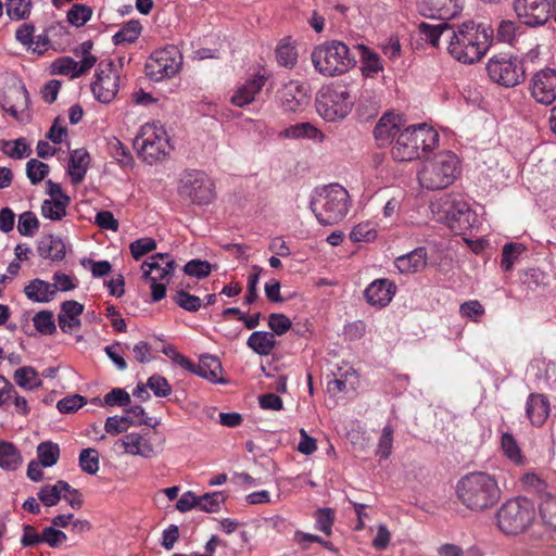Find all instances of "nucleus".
<instances>
[{
  "instance_id": "c03bdc74",
  "label": "nucleus",
  "mask_w": 556,
  "mask_h": 556,
  "mask_svg": "<svg viewBox=\"0 0 556 556\" xmlns=\"http://www.w3.org/2000/svg\"><path fill=\"white\" fill-rule=\"evenodd\" d=\"M285 136L288 138H308L315 139L317 137L323 138V134L311 123H300L292 125L285 129Z\"/></svg>"
},
{
  "instance_id": "cd10ccee",
  "label": "nucleus",
  "mask_w": 556,
  "mask_h": 556,
  "mask_svg": "<svg viewBox=\"0 0 556 556\" xmlns=\"http://www.w3.org/2000/svg\"><path fill=\"white\" fill-rule=\"evenodd\" d=\"M24 293L35 303H47L54 298L55 287L48 281L35 278L25 286Z\"/></svg>"
},
{
  "instance_id": "393cba45",
  "label": "nucleus",
  "mask_w": 556,
  "mask_h": 556,
  "mask_svg": "<svg viewBox=\"0 0 556 556\" xmlns=\"http://www.w3.org/2000/svg\"><path fill=\"white\" fill-rule=\"evenodd\" d=\"M401 117L395 114H384L374 129V136L380 146L390 143L401 132Z\"/></svg>"
},
{
  "instance_id": "69168bd1",
  "label": "nucleus",
  "mask_w": 556,
  "mask_h": 556,
  "mask_svg": "<svg viewBox=\"0 0 556 556\" xmlns=\"http://www.w3.org/2000/svg\"><path fill=\"white\" fill-rule=\"evenodd\" d=\"M130 403L129 394L121 388H115L103 397V404L106 406H127Z\"/></svg>"
},
{
  "instance_id": "f3484780",
  "label": "nucleus",
  "mask_w": 556,
  "mask_h": 556,
  "mask_svg": "<svg viewBox=\"0 0 556 556\" xmlns=\"http://www.w3.org/2000/svg\"><path fill=\"white\" fill-rule=\"evenodd\" d=\"M278 98L286 112L304 111L311 99L309 87L306 83L290 80L278 90Z\"/></svg>"
},
{
  "instance_id": "aec40b11",
  "label": "nucleus",
  "mask_w": 556,
  "mask_h": 556,
  "mask_svg": "<svg viewBox=\"0 0 556 556\" xmlns=\"http://www.w3.org/2000/svg\"><path fill=\"white\" fill-rule=\"evenodd\" d=\"M84 308L85 306L81 303L74 300H67L61 303L58 323L64 333H72L80 329V316L84 313Z\"/></svg>"
},
{
  "instance_id": "e2e57ef3",
  "label": "nucleus",
  "mask_w": 556,
  "mask_h": 556,
  "mask_svg": "<svg viewBox=\"0 0 556 556\" xmlns=\"http://www.w3.org/2000/svg\"><path fill=\"white\" fill-rule=\"evenodd\" d=\"M125 349H129L128 344H123L121 342H115L112 345L105 346L104 351L109 358L115 364L117 369L125 370L127 368V363L122 356V353Z\"/></svg>"
},
{
  "instance_id": "e433bc0d",
  "label": "nucleus",
  "mask_w": 556,
  "mask_h": 556,
  "mask_svg": "<svg viewBox=\"0 0 556 556\" xmlns=\"http://www.w3.org/2000/svg\"><path fill=\"white\" fill-rule=\"evenodd\" d=\"M37 457L42 467H51L60 458V447L51 441L41 442L37 446Z\"/></svg>"
},
{
  "instance_id": "774afa93",
  "label": "nucleus",
  "mask_w": 556,
  "mask_h": 556,
  "mask_svg": "<svg viewBox=\"0 0 556 556\" xmlns=\"http://www.w3.org/2000/svg\"><path fill=\"white\" fill-rule=\"evenodd\" d=\"M77 61L70 56H62L52 63V72L59 75H70L72 78L76 72Z\"/></svg>"
},
{
  "instance_id": "a19ab883",
  "label": "nucleus",
  "mask_w": 556,
  "mask_h": 556,
  "mask_svg": "<svg viewBox=\"0 0 556 556\" xmlns=\"http://www.w3.org/2000/svg\"><path fill=\"white\" fill-rule=\"evenodd\" d=\"M525 251V247L521 243H506L502 250L501 267L504 271H510L514 267L515 262L518 260L520 254Z\"/></svg>"
},
{
  "instance_id": "2eb2a0df",
  "label": "nucleus",
  "mask_w": 556,
  "mask_h": 556,
  "mask_svg": "<svg viewBox=\"0 0 556 556\" xmlns=\"http://www.w3.org/2000/svg\"><path fill=\"white\" fill-rule=\"evenodd\" d=\"M528 90L536 103L553 104L556 101V68L544 67L532 74Z\"/></svg>"
},
{
  "instance_id": "bb28decb",
  "label": "nucleus",
  "mask_w": 556,
  "mask_h": 556,
  "mask_svg": "<svg viewBox=\"0 0 556 556\" xmlns=\"http://www.w3.org/2000/svg\"><path fill=\"white\" fill-rule=\"evenodd\" d=\"M188 370L212 382H223L220 379L223 368L216 356L203 355L200 357L199 364H193V368H188Z\"/></svg>"
},
{
  "instance_id": "8fccbe9b",
  "label": "nucleus",
  "mask_w": 556,
  "mask_h": 556,
  "mask_svg": "<svg viewBox=\"0 0 556 556\" xmlns=\"http://www.w3.org/2000/svg\"><path fill=\"white\" fill-rule=\"evenodd\" d=\"M49 174V165L36 159H30L26 164V175L33 185L42 181Z\"/></svg>"
},
{
  "instance_id": "ddd939ff",
  "label": "nucleus",
  "mask_w": 556,
  "mask_h": 556,
  "mask_svg": "<svg viewBox=\"0 0 556 556\" xmlns=\"http://www.w3.org/2000/svg\"><path fill=\"white\" fill-rule=\"evenodd\" d=\"M179 193L181 197L189 199L191 203L198 205L208 204L215 197L212 180L205 173L198 170L185 175L181 179Z\"/></svg>"
},
{
  "instance_id": "f03ea898",
  "label": "nucleus",
  "mask_w": 556,
  "mask_h": 556,
  "mask_svg": "<svg viewBox=\"0 0 556 556\" xmlns=\"http://www.w3.org/2000/svg\"><path fill=\"white\" fill-rule=\"evenodd\" d=\"M492 35V30L472 21L452 26L447 51L456 61L473 64L480 61L489 50Z\"/></svg>"
},
{
  "instance_id": "39448f33",
  "label": "nucleus",
  "mask_w": 556,
  "mask_h": 556,
  "mask_svg": "<svg viewBox=\"0 0 556 556\" xmlns=\"http://www.w3.org/2000/svg\"><path fill=\"white\" fill-rule=\"evenodd\" d=\"M311 59L315 70L326 77L344 74L356 63L350 48L338 40L327 41L315 47Z\"/></svg>"
},
{
  "instance_id": "9d476101",
  "label": "nucleus",
  "mask_w": 556,
  "mask_h": 556,
  "mask_svg": "<svg viewBox=\"0 0 556 556\" xmlns=\"http://www.w3.org/2000/svg\"><path fill=\"white\" fill-rule=\"evenodd\" d=\"M352 106L353 100L346 86H325L316 96V110L327 122L343 119Z\"/></svg>"
},
{
  "instance_id": "4c0bfd02",
  "label": "nucleus",
  "mask_w": 556,
  "mask_h": 556,
  "mask_svg": "<svg viewBox=\"0 0 556 556\" xmlns=\"http://www.w3.org/2000/svg\"><path fill=\"white\" fill-rule=\"evenodd\" d=\"M142 26L139 21L131 20L124 24L122 28L113 36L115 45L135 42L141 34Z\"/></svg>"
},
{
  "instance_id": "6ab92c4d",
  "label": "nucleus",
  "mask_w": 556,
  "mask_h": 556,
  "mask_svg": "<svg viewBox=\"0 0 556 556\" xmlns=\"http://www.w3.org/2000/svg\"><path fill=\"white\" fill-rule=\"evenodd\" d=\"M463 10V0H422L420 11L431 18L448 20Z\"/></svg>"
},
{
  "instance_id": "5fc2aeb1",
  "label": "nucleus",
  "mask_w": 556,
  "mask_h": 556,
  "mask_svg": "<svg viewBox=\"0 0 556 556\" xmlns=\"http://www.w3.org/2000/svg\"><path fill=\"white\" fill-rule=\"evenodd\" d=\"M362 58L363 71L367 76H374L383 70L379 55L365 47H363Z\"/></svg>"
},
{
  "instance_id": "412c9836",
  "label": "nucleus",
  "mask_w": 556,
  "mask_h": 556,
  "mask_svg": "<svg viewBox=\"0 0 556 556\" xmlns=\"http://www.w3.org/2000/svg\"><path fill=\"white\" fill-rule=\"evenodd\" d=\"M266 80L267 77L264 74L257 73L253 75L236 89L230 99L231 103L239 108L252 103L256 94L260 93L265 86Z\"/></svg>"
},
{
  "instance_id": "6e6552de",
  "label": "nucleus",
  "mask_w": 556,
  "mask_h": 556,
  "mask_svg": "<svg viewBox=\"0 0 556 556\" xmlns=\"http://www.w3.org/2000/svg\"><path fill=\"white\" fill-rule=\"evenodd\" d=\"M458 164V157L453 152H440L424 163L418 172V181L428 190L445 189L456 179Z\"/></svg>"
},
{
  "instance_id": "4be33fe9",
  "label": "nucleus",
  "mask_w": 556,
  "mask_h": 556,
  "mask_svg": "<svg viewBox=\"0 0 556 556\" xmlns=\"http://www.w3.org/2000/svg\"><path fill=\"white\" fill-rule=\"evenodd\" d=\"M396 291V286L389 279H376L365 290V298L372 306H387Z\"/></svg>"
},
{
  "instance_id": "72a5a7b5",
  "label": "nucleus",
  "mask_w": 556,
  "mask_h": 556,
  "mask_svg": "<svg viewBox=\"0 0 556 556\" xmlns=\"http://www.w3.org/2000/svg\"><path fill=\"white\" fill-rule=\"evenodd\" d=\"M70 483L59 480L55 484L42 485L37 493L38 500L47 507L56 505L62 498L64 490H68Z\"/></svg>"
},
{
  "instance_id": "4d7b16f0",
  "label": "nucleus",
  "mask_w": 556,
  "mask_h": 556,
  "mask_svg": "<svg viewBox=\"0 0 556 556\" xmlns=\"http://www.w3.org/2000/svg\"><path fill=\"white\" fill-rule=\"evenodd\" d=\"M276 58L279 65L292 68L298 60V52L290 45H279L276 50Z\"/></svg>"
},
{
  "instance_id": "603ef678",
  "label": "nucleus",
  "mask_w": 556,
  "mask_h": 556,
  "mask_svg": "<svg viewBox=\"0 0 556 556\" xmlns=\"http://www.w3.org/2000/svg\"><path fill=\"white\" fill-rule=\"evenodd\" d=\"M39 228V220L36 215L28 211L20 215L17 230L22 236L33 237Z\"/></svg>"
},
{
  "instance_id": "ea45409f",
  "label": "nucleus",
  "mask_w": 556,
  "mask_h": 556,
  "mask_svg": "<svg viewBox=\"0 0 556 556\" xmlns=\"http://www.w3.org/2000/svg\"><path fill=\"white\" fill-rule=\"evenodd\" d=\"M376 237V224L369 220L357 224L350 232V239L353 242H370L374 241Z\"/></svg>"
},
{
  "instance_id": "dca6fc26",
  "label": "nucleus",
  "mask_w": 556,
  "mask_h": 556,
  "mask_svg": "<svg viewBox=\"0 0 556 556\" xmlns=\"http://www.w3.org/2000/svg\"><path fill=\"white\" fill-rule=\"evenodd\" d=\"M94 77L96 79L91 84L94 98L102 103L112 102L119 89V74L113 64L101 62Z\"/></svg>"
},
{
  "instance_id": "58836bf2",
  "label": "nucleus",
  "mask_w": 556,
  "mask_h": 556,
  "mask_svg": "<svg viewBox=\"0 0 556 556\" xmlns=\"http://www.w3.org/2000/svg\"><path fill=\"white\" fill-rule=\"evenodd\" d=\"M172 300L180 308L190 313L198 312L203 304L199 296L192 295L184 289L176 290L175 294L172 296Z\"/></svg>"
},
{
  "instance_id": "c756f323",
  "label": "nucleus",
  "mask_w": 556,
  "mask_h": 556,
  "mask_svg": "<svg viewBox=\"0 0 556 556\" xmlns=\"http://www.w3.org/2000/svg\"><path fill=\"white\" fill-rule=\"evenodd\" d=\"M427 264V251L425 248H418L395 260V266L401 273H416L421 270Z\"/></svg>"
},
{
  "instance_id": "a878e982",
  "label": "nucleus",
  "mask_w": 556,
  "mask_h": 556,
  "mask_svg": "<svg viewBox=\"0 0 556 556\" xmlns=\"http://www.w3.org/2000/svg\"><path fill=\"white\" fill-rule=\"evenodd\" d=\"M89 163L90 155L87 150L76 149L71 152L67 172L73 185H78L85 179Z\"/></svg>"
},
{
  "instance_id": "6e6d98bb",
  "label": "nucleus",
  "mask_w": 556,
  "mask_h": 556,
  "mask_svg": "<svg viewBox=\"0 0 556 556\" xmlns=\"http://www.w3.org/2000/svg\"><path fill=\"white\" fill-rule=\"evenodd\" d=\"M184 271L188 276L202 279L211 274L212 265L207 261L191 260L185 265Z\"/></svg>"
},
{
  "instance_id": "f8f14e48",
  "label": "nucleus",
  "mask_w": 556,
  "mask_h": 556,
  "mask_svg": "<svg viewBox=\"0 0 556 556\" xmlns=\"http://www.w3.org/2000/svg\"><path fill=\"white\" fill-rule=\"evenodd\" d=\"M511 7L518 22L530 28L544 26L554 13L549 0H513Z\"/></svg>"
},
{
  "instance_id": "09e8293b",
  "label": "nucleus",
  "mask_w": 556,
  "mask_h": 556,
  "mask_svg": "<svg viewBox=\"0 0 556 556\" xmlns=\"http://www.w3.org/2000/svg\"><path fill=\"white\" fill-rule=\"evenodd\" d=\"M315 528L326 535H331L334 523V511L331 508H319L315 513Z\"/></svg>"
},
{
  "instance_id": "5701e85b",
  "label": "nucleus",
  "mask_w": 556,
  "mask_h": 556,
  "mask_svg": "<svg viewBox=\"0 0 556 556\" xmlns=\"http://www.w3.org/2000/svg\"><path fill=\"white\" fill-rule=\"evenodd\" d=\"M549 401L544 394L531 393L528 396L526 414L533 426H543L549 415Z\"/></svg>"
},
{
  "instance_id": "a211bd4d",
  "label": "nucleus",
  "mask_w": 556,
  "mask_h": 556,
  "mask_svg": "<svg viewBox=\"0 0 556 556\" xmlns=\"http://www.w3.org/2000/svg\"><path fill=\"white\" fill-rule=\"evenodd\" d=\"M177 264L170 254L156 253L141 265L142 277L146 280L168 281Z\"/></svg>"
},
{
  "instance_id": "864d4df0",
  "label": "nucleus",
  "mask_w": 556,
  "mask_h": 556,
  "mask_svg": "<svg viewBox=\"0 0 556 556\" xmlns=\"http://www.w3.org/2000/svg\"><path fill=\"white\" fill-rule=\"evenodd\" d=\"M393 446V429L391 426L387 425L383 427L381 437L379 439L376 454L381 459H387L392 453Z\"/></svg>"
},
{
  "instance_id": "f704fd0d",
  "label": "nucleus",
  "mask_w": 556,
  "mask_h": 556,
  "mask_svg": "<svg viewBox=\"0 0 556 556\" xmlns=\"http://www.w3.org/2000/svg\"><path fill=\"white\" fill-rule=\"evenodd\" d=\"M62 199H46L41 204V215L51 220H61L66 215V208L71 203L70 197H62Z\"/></svg>"
},
{
  "instance_id": "680f3d73",
  "label": "nucleus",
  "mask_w": 556,
  "mask_h": 556,
  "mask_svg": "<svg viewBox=\"0 0 556 556\" xmlns=\"http://www.w3.org/2000/svg\"><path fill=\"white\" fill-rule=\"evenodd\" d=\"M42 543L48 544L52 548L61 546L67 541V535L54 527H47L41 532Z\"/></svg>"
},
{
  "instance_id": "f257e3e1",
  "label": "nucleus",
  "mask_w": 556,
  "mask_h": 556,
  "mask_svg": "<svg viewBox=\"0 0 556 556\" xmlns=\"http://www.w3.org/2000/svg\"><path fill=\"white\" fill-rule=\"evenodd\" d=\"M458 502L473 513L486 511L498 504L502 490L495 475L471 471L464 475L455 486Z\"/></svg>"
},
{
  "instance_id": "2f4dec72",
  "label": "nucleus",
  "mask_w": 556,
  "mask_h": 556,
  "mask_svg": "<svg viewBox=\"0 0 556 556\" xmlns=\"http://www.w3.org/2000/svg\"><path fill=\"white\" fill-rule=\"evenodd\" d=\"M247 345L256 354L267 356L275 349L276 339L273 332L254 331L249 337Z\"/></svg>"
},
{
  "instance_id": "338daca9",
  "label": "nucleus",
  "mask_w": 556,
  "mask_h": 556,
  "mask_svg": "<svg viewBox=\"0 0 556 556\" xmlns=\"http://www.w3.org/2000/svg\"><path fill=\"white\" fill-rule=\"evenodd\" d=\"M86 404V400L84 396L75 394L71 396H66L60 400L56 404V407L62 414H71L76 412L78 408L83 407Z\"/></svg>"
},
{
  "instance_id": "9b49d317",
  "label": "nucleus",
  "mask_w": 556,
  "mask_h": 556,
  "mask_svg": "<svg viewBox=\"0 0 556 556\" xmlns=\"http://www.w3.org/2000/svg\"><path fill=\"white\" fill-rule=\"evenodd\" d=\"M490 79L503 87L511 88L525 80L522 62L508 53L493 55L486 63Z\"/></svg>"
},
{
  "instance_id": "3c124183",
  "label": "nucleus",
  "mask_w": 556,
  "mask_h": 556,
  "mask_svg": "<svg viewBox=\"0 0 556 556\" xmlns=\"http://www.w3.org/2000/svg\"><path fill=\"white\" fill-rule=\"evenodd\" d=\"M225 502V496L222 492L205 493L198 496V507L206 513H215L219 510L220 504Z\"/></svg>"
},
{
  "instance_id": "1a4fd4ad",
  "label": "nucleus",
  "mask_w": 556,
  "mask_h": 556,
  "mask_svg": "<svg viewBox=\"0 0 556 556\" xmlns=\"http://www.w3.org/2000/svg\"><path fill=\"white\" fill-rule=\"evenodd\" d=\"M535 518L532 501L518 496L506 501L497 510V526L506 534L516 535L525 532Z\"/></svg>"
},
{
  "instance_id": "79ce46f5",
  "label": "nucleus",
  "mask_w": 556,
  "mask_h": 556,
  "mask_svg": "<svg viewBox=\"0 0 556 556\" xmlns=\"http://www.w3.org/2000/svg\"><path fill=\"white\" fill-rule=\"evenodd\" d=\"M92 12V9L88 5L73 4L67 11V22L75 27H81L90 21Z\"/></svg>"
},
{
  "instance_id": "13d9d810",
  "label": "nucleus",
  "mask_w": 556,
  "mask_h": 556,
  "mask_svg": "<svg viewBox=\"0 0 556 556\" xmlns=\"http://www.w3.org/2000/svg\"><path fill=\"white\" fill-rule=\"evenodd\" d=\"M156 242L153 238L144 237L137 239L129 245L130 253L135 260H140L147 253L155 250Z\"/></svg>"
},
{
  "instance_id": "4468645a",
  "label": "nucleus",
  "mask_w": 556,
  "mask_h": 556,
  "mask_svg": "<svg viewBox=\"0 0 556 556\" xmlns=\"http://www.w3.org/2000/svg\"><path fill=\"white\" fill-rule=\"evenodd\" d=\"M180 65L179 51L173 46L166 47L151 54L146 64L147 75L154 80H162L178 73Z\"/></svg>"
},
{
  "instance_id": "052dcab7",
  "label": "nucleus",
  "mask_w": 556,
  "mask_h": 556,
  "mask_svg": "<svg viewBox=\"0 0 556 556\" xmlns=\"http://www.w3.org/2000/svg\"><path fill=\"white\" fill-rule=\"evenodd\" d=\"M147 387L155 396L166 397L172 393V387L167 379L161 375H152L147 382Z\"/></svg>"
},
{
  "instance_id": "7ed1b4c3",
  "label": "nucleus",
  "mask_w": 556,
  "mask_h": 556,
  "mask_svg": "<svg viewBox=\"0 0 556 556\" xmlns=\"http://www.w3.org/2000/svg\"><path fill=\"white\" fill-rule=\"evenodd\" d=\"M309 206L320 225L331 226L346 216L351 199L344 187L331 184L315 191Z\"/></svg>"
},
{
  "instance_id": "de8ad7c7",
  "label": "nucleus",
  "mask_w": 556,
  "mask_h": 556,
  "mask_svg": "<svg viewBox=\"0 0 556 556\" xmlns=\"http://www.w3.org/2000/svg\"><path fill=\"white\" fill-rule=\"evenodd\" d=\"M79 466L83 471L94 475L99 470V453L97 450L84 448L79 454Z\"/></svg>"
},
{
  "instance_id": "423d86ee",
  "label": "nucleus",
  "mask_w": 556,
  "mask_h": 556,
  "mask_svg": "<svg viewBox=\"0 0 556 556\" xmlns=\"http://www.w3.org/2000/svg\"><path fill=\"white\" fill-rule=\"evenodd\" d=\"M134 148L139 157L150 165L165 160L173 150L167 131L160 122L143 124L134 139Z\"/></svg>"
},
{
  "instance_id": "473e14b6",
  "label": "nucleus",
  "mask_w": 556,
  "mask_h": 556,
  "mask_svg": "<svg viewBox=\"0 0 556 556\" xmlns=\"http://www.w3.org/2000/svg\"><path fill=\"white\" fill-rule=\"evenodd\" d=\"M452 30V25L442 22L438 25H430L428 23H421L419 25V31L427 42H429L433 47L439 46V41L441 38H444L446 41L448 40L450 33Z\"/></svg>"
},
{
  "instance_id": "37998d69",
  "label": "nucleus",
  "mask_w": 556,
  "mask_h": 556,
  "mask_svg": "<svg viewBox=\"0 0 556 556\" xmlns=\"http://www.w3.org/2000/svg\"><path fill=\"white\" fill-rule=\"evenodd\" d=\"M31 9L30 0H7L5 11L11 20L21 21L29 16Z\"/></svg>"
},
{
  "instance_id": "b1692460",
  "label": "nucleus",
  "mask_w": 556,
  "mask_h": 556,
  "mask_svg": "<svg viewBox=\"0 0 556 556\" xmlns=\"http://www.w3.org/2000/svg\"><path fill=\"white\" fill-rule=\"evenodd\" d=\"M125 453L130 455H139L144 458H151L156 455L153 444L143 435L137 432L125 434L119 440Z\"/></svg>"
},
{
  "instance_id": "bf43d9fd",
  "label": "nucleus",
  "mask_w": 556,
  "mask_h": 556,
  "mask_svg": "<svg viewBox=\"0 0 556 556\" xmlns=\"http://www.w3.org/2000/svg\"><path fill=\"white\" fill-rule=\"evenodd\" d=\"M540 515L546 525L556 529V497L548 496L542 501Z\"/></svg>"
},
{
  "instance_id": "a18cd8bd",
  "label": "nucleus",
  "mask_w": 556,
  "mask_h": 556,
  "mask_svg": "<svg viewBox=\"0 0 556 556\" xmlns=\"http://www.w3.org/2000/svg\"><path fill=\"white\" fill-rule=\"evenodd\" d=\"M502 450L505 456L513 463L520 465L523 462L521 450L510 433H504L501 440Z\"/></svg>"
},
{
  "instance_id": "0eeeda50",
  "label": "nucleus",
  "mask_w": 556,
  "mask_h": 556,
  "mask_svg": "<svg viewBox=\"0 0 556 556\" xmlns=\"http://www.w3.org/2000/svg\"><path fill=\"white\" fill-rule=\"evenodd\" d=\"M435 219L446 224L456 233H466L476 220V214L460 195L445 194L432 202Z\"/></svg>"
},
{
  "instance_id": "20e7f679",
  "label": "nucleus",
  "mask_w": 556,
  "mask_h": 556,
  "mask_svg": "<svg viewBox=\"0 0 556 556\" xmlns=\"http://www.w3.org/2000/svg\"><path fill=\"white\" fill-rule=\"evenodd\" d=\"M439 143V134L427 124L412 125L401 131L392 147V157L397 162L417 160Z\"/></svg>"
},
{
  "instance_id": "49530a36",
  "label": "nucleus",
  "mask_w": 556,
  "mask_h": 556,
  "mask_svg": "<svg viewBox=\"0 0 556 556\" xmlns=\"http://www.w3.org/2000/svg\"><path fill=\"white\" fill-rule=\"evenodd\" d=\"M34 326L41 334H53L56 331V325L53 319V313L50 311H40L33 318Z\"/></svg>"
},
{
  "instance_id": "c85d7f7f",
  "label": "nucleus",
  "mask_w": 556,
  "mask_h": 556,
  "mask_svg": "<svg viewBox=\"0 0 556 556\" xmlns=\"http://www.w3.org/2000/svg\"><path fill=\"white\" fill-rule=\"evenodd\" d=\"M37 250L41 257L51 261H62L66 254L65 243L53 235L43 236L38 242Z\"/></svg>"
},
{
  "instance_id": "c9c22d12",
  "label": "nucleus",
  "mask_w": 556,
  "mask_h": 556,
  "mask_svg": "<svg viewBox=\"0 0 556 556\" xmlns=\"http://www.w3.org/2000/svg\"><path fill=\"white\" fill-rule=\"evenodd\" d=\"M15 383L24 389L33 390L41 386L42 381L38 377V372L34 367H20L14 372Z\"/></svg>"
},
{
  "instance_id": "0e129e2a",
  "label": "nucleus",
  "mask_w": 556,
  "mask_h": 556,
  "mask_svg": "<svg viewBox=\"0 0 556 556\" xmlns=\"http://www.w3.org/2000/svg\"><path fill=\"white\" fill-rule=\"evenodd\" d=\"M268 326L274 336H282L291 328L292 323L286 315L273 313L268 317Z\"/></svg>"
},
{
  "instance_id": "7c9ffc66",
  "label": "nucleus",
  "mask_w": 556,
  "mask_h": 556,
  "mask_svg": "<svg viewBox=\"0 0 556 556\" xmlns=\"http://www.w3.org/2000/svg\"><path fill=\"white\" fill-rule=\"evenodd\" d=\"M23 463L18 447L9 441L0 440V468L7 471L17 470Z\"/></svg>"
}]
</instances>
